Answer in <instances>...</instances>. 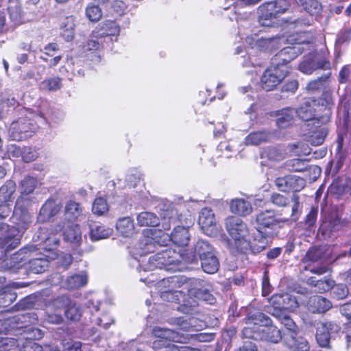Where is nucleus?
<instances>
[{
  "label": "nucleus",
  "mask_w": 351,
  "mask_h": 351,
  "mask_svg": "<svg viewBox=\"0 0 351 351\" xmlns=\"http://www.w3.org/2000/svg\"><path fill=\"white\" fill-rule=\"evenodd\" d=\"M300 53L298 46L287 47L278 51L272 58V64L278 67L286 66Z\"/></svg>",
  "instance_id": "nucleus-16"
},
{
  "label": "nucleus",
  "mask_w": 351,
  "mask_h": 351,
  "mask_svg": "<svg viewBox=\"0 0 351 351\" xmlns=\"http://www.w3.org/2000/svg\"><path fill=\"white\" fill-rule=\"evenodd\" d=\"M119 27L113 21H108L102 24L97 32V34L101 37L111 36L118 35Z\"/></svg>",
  "instance_id": "nucleus-44"
},
{
  "label": "nucleus",
  "mask_w": 351,
  "mask_h": 351,
  "mask_svg": "<svg viewBox=\"0 0 351 351\" xmlns=\"http://www.w3.org/2000/svg\"><path fill=\"white\" fill-rule=\"evenodd\" d=\"M274 8H275L274 4L268 2L258 7V23L261 26L269 27L271 25L273 19L277 17Z\"/></svg>",
  "instance_id": "nucleus-24"
},
{
  "label": "nucleus",
  "mask_w": 351,
  "mask_h": 351,
  "mask_svg": "<svg viewBox=\"0 0 351 351\" xmlns=\"http://www.w3.org/2000/svg\"><path fill=\"white\" fill-rule=\"evenodd\" d=\"M270 202L278 207H286L289 204V199L287 196H285L278 193H274L270 195Z\"/></svg>",
  "instance_id": "nucleus-61"
},
{
  "label": "nucleus",
  "mask_w": 351,
  "mask_h": 351,
  "mask_svg": "<svg viewBox=\"0 0 351 351\" xmlns=\"http://www.w3.org/2000/svg\"><path fill=\"white\" fill-rule=\"evenodd\" d=\"M38 181L31 176L25 177L20 182L21 194L29 195L37 186Z\"/></svg>",
  "instance_id": "nucleus-48"
},
{
  "label": "nucleus",
  "mask_w": 351,
  "mask_h": 351,
  "mask_svg": "<svg viewBox=\"0 0 351 351\" xmlns=\"http://www.w3.org/2000/svg\"><path fill=\"white\" fill-rule=\"evenodd\" d=\"M138 224L141 226H157L160 225L159 219L153 213L142 212L137 216Z\"/></svg>",
  "instance_id": "nucleus-42"
},
{
  "label": "nucleus",
  "mask_w": 351,
  "mask_h": 351,
  "mask_svg": "<svg viewBox=\"0 0 351 351\" xmlns=\"http://www.w3.org/2000/svg\"><path fill=\"white\" fill-rule=\"evenodd\" d=\"M59 211V206L55 201L48 200L42 206L40 210V217L43 219H49L56 215Z\"/></svg>",
  "instance_id": "nucleus-45"
},
{
  "label": "nucleus",
  "mask_w": 351,
  "mask_h": 351,
  "mask_svg": "<svg viewBox=\"0 0 351 351\" xmlns=\"http://www.w3.org/2000/svg\"><path fill=\"white\" fill-rule=\"evenodd\" d=\"M323 256L324 250L321 247H313L308 250L304 258V260L311 262H317L321 260Z\"/></svg>",
  "instance_id": "nucleus-59"
},
{
  "label": "nucleus",
  "mask_w": 351,
  "mask_h": 351,
  "mask_svg": "<svg viewBox=\"0 0 351 351\" xmlns=\"http://www.w3.org/2000/svg\"><path fill=\"white\" fill-rule=\"evenodd\" d=\"M87 283V276L85 274H75L66 279L68 289H73L82 287Z\"/></svg>",
  "instance_id": "nucleus-51"
},
{
  "label": "nucleus",
  "mask_w": 351,
  "mask_h": 351,
  "mask_svg": "<svg viewBox=\"0 0 351 351\" xmlns=\"http://www.w3.org/2000/svg\"><path fill=\"white\" fill-rule=\"evenodd\" d=\"M60 51L57 43H49L43 48L40 58L48 64L49 67H54L60 63L62 58V55L60 53Z\"/></svg>",
  "instance_id": "nucleus-17"
},
{
  "label": "nucleus",
  "mask_w": 351,
  "mask_h": 351,
  "mask_svg": "<svg viewBox=\"0 0 351 351\" xmlns=\"http://www.w3.org/2000/svg\"><path fill=\"white\" fill-rule=\"evenodd\" d=\"M189 295L199 301H203L213 304L215 302V298L212 293V286L209 282L199 278H192L188 282Z\"/></svg>",
  "instance_id": "nucleus-5"
},
{
  "label": "nucleus",
  "mask_w": 351,
  "mask_h": 351,
  "mask_svg": "<svg viewBox=\"0 0 351 351\" xmlns=\"http://www.w3.org/2000/svg\"><path fill=\"white\" fill-rule=\"evenodd\" d=\"M150 233L144 239L141 243L143 245L142 247V254L154 252L158 247H165L161 251L152 256L149 258V269L153 270L154 269H165L170 270L171 265H177L180 262L179 254L171 248L167 247L169 241L173 242L179 246H186L190 240V234L189 228L183 226H177L174 228L171 236L159 231L156 229L149 230L147 232Z\"/></svg>",
  "instance_id": "nucleus-1"
},
{
  "label": "nucleus",
  "mask_w": 351,
  "mask_h": 351,
  "mask_svg": "<svg viewBox=\"0 0 351 351\" xmlns=\"http://www.w3.org/2000/svg\"><path fill=\"white\" fill-rule=\"evenodd\" d=\"M230 210L235 214L245 216L252 212V207L248 201L243 199H235L230 203Z\"/></svg>",
  "instance_id": "nucleus-34"
},
{
  "label": "nucleus",
  "mask_w": 351,
  "mask_h": 351,
  "mask_svg": "<svg viewBox=\"0 0 351 351\" xmlns=\"http://www.w3.org/2000/svg\"><path fill=\"white\" fill-rule=\"evenodd\" d=\"M308 309L313 313H325L332 307L331 302L320 295L311 296L307 302Z\"/></svg>",
  "instance_id": "nucleus-25"
},
{
  "label": "nucleus",
  "mask_w": 351,
  "mask_h": 351,
  "mask_svg": "<svg viewBox=\"0 0 351 351\" xmlns=\"http://www.w3.org/2000/svg\"><path fill=\"white\" fill-rule=\"evenodd\" d=\"M289 69L286 66L278 67L271 64L261 77V86L266 91L274 90L286 77Z\"/></svg>",
  "instance_id": "nucleus-7"
},
{
  "label": "nucleus",
  "mask_w": 351,
  "mask_h": 351,
  "mask_svg": "<svg viewBox=\"0 0 351 351\" xmlns=\"http://www.w3.org/2000/svg\"><path fill=\"white\" fill-rule=\"evenodd\" d=\"M72 300L66 295H60L50 300L47 304L48 321L52 324H61L63 322V317L60 313L66 310Z\"/></svg>",
  "instance_id": "nucleus-9"
},
{
  "label": "nucleus",
  "mask_w": 351,
  "mask_h": 351,
  "mask_svg": "<svg viewBox=\"0 0 351 351\" xmlns=\"http://www.w3.org/2000/svg\"><path fill=\"white\" fill-rule=\"evenodd\" d=\"M37 127L27 117H20L12 122L8 130L9 137L13 141H23L30 136Z\"/></svg>",
  "instance_id": "nucleus-6"
},
{
  "label": "nucleus",
  "mask_w": 351,
  "mask_h": 351,
  "mask_svg": "<svg viewBox=\"0 0 351 351\" xmlns=\"http://www.w3.org/2000/svg\"><path fill=\"white\" fill-rule=\"evenodd\" d=\"M198 223L204 232L208 235H211L215 230V218L213 210L208 208H204L199 213Z\"/></svg>",
  "instance_id": "nucleus-19"
},
{
  "label": "nucleus",
  "mask_w": 351,
  "mask_h": 351,
  "mask_svg": "<svg viewBox=\"0 0 351 351\" xmlns=\"http://www.w3.org/2000/svg\"><path fill=\"white\" fill-rule=\"evenodd\" d=\"M62 87V80L59 77H49L40 84V88L43 91H57Z\"/></svg>",
  "instance_id": "nucleus-47"
},
{
  "label": "nucleus",
  "mask_w": 351,
  "mask_h": 351,
  "mask_svg": "<svg viewBox=\"0 0 351 351\" xmlns=\"http://www.w3.org/2000/svg\"><path fill=\"white\" fill-rule=\"evenodd\" d=\"M17 295L10 287H4L0 291V308H5L12 304Z\"/></svg>",
  "instance_id": "nucleus-46"
},
{
  "label": "nucleus",
  "mask_w": 351,
  "mask_h": 351,
  "mask_svg": "<svg viewBox=\"0 0 351 351\" xmlns=\"http://www.w3.org/2000/svg\"><path fill=\"white\" fill-rule=\"evenodd\" d=\"M162 340L155 341L153 343V348L156 351H201L199 349L189 346H179L175 344H169L165 347H162Z\"/></svg>",
  "instance_id": "nucleus-43"
},
{
  "label": "nucleus",
  "mask_w": 351,
  "mask_h": 351,
  "mask_svg": "<svg viewBox=\"0 0 351 351\" xmlns=\"http://www.w3.org/2000/svg\"><path fill=\"white\" fill-rule=\"evenodd\" d=\"M328 133V130L327 127H319L309 133L306 140L312 145L317 146L323 143Z\"/></svg>",
  "instance_id": "nucleus-36"
},
{
  "label": "nucleus",
  "mask_w": 351,
  "mask_h": 351,
  "mask_svg": "<svg viewBox=\"0 0 351 351\" xmlns=\"http://www.w3.org/2000/svg\"><path fill=\"white\" fill-rule=\"evenodd\" d=\"M299 69L301 72L310 75L318 69L330 71L331 63L325 52H315L304 57L299 65Z\"/></svg>",
  "instance_id": "nucleus-4"
},
{
  "label": "nucleus",
  "mask_w": 351,
  "mask_h": 351,
  "mask_svg": "<svg viewBox=\"0 0 351 351\" xmlns=\"http://www.w3.org/2000/svg\"><path fill=\"white\" fill-rule=\"evenodd\" d=\"M255 319L262 324L259 328L261 332L260 339L274 343H278L282 339L281 331L276 326L269 325L271 319L264 313H256Z\"/></svg>",
  "instance_id": "nucleus-10"
},
{
  "label": "nucleus",
  "mask_w": 351,
  "mask_h": 351,
  "mask_svg": "<svg viewBox=\"0 0 351 351\" xmlns=\"http://www.w3.org/2000/svg\"><path fill=\"white\" fill-rule=\"evenodd\" d=\"M37 248L35 245L25 246L12 255L8 261L10 267L19 269L26 265V269L33 274H41L47 270L49 261L45 255L36 254Z\"/></svg>",
  "instance_id": "nucleus-2"
},
{
  "label": "nucleus",
  "mask_w": 351,
  "mask_h": 351,
  "mask_svg": "<svg viewBox=\"0 0 351 351\" xmlns=\"http://www.w3.org/2000/svg\"><path fill=\"white\" fill-rule=\"evenodd\" d=\"M93 213L97 215H103L108 210L107 202L103 197H97L95 199L93 208Z\"/></svg>",
  "instance_id": "nucleus-58"
},
{
  "label": "nucleus",
  "mask_w": 351,
  "mask_h": 351,
  "mask_svg": "<svg viewBox=\"0 0 351 351\" xmlns=\"http://www.w3.org/2000/svg\"><path fill=\"white\" fill-rule=\"evenodd\" d=\"M255 315L256 314L249 319L248 326L243 328L242 334L245 338L257 340L261 338V332L259 330V328L261 327L262 324L255 319Z\"/></svg>",
  "instance_id": "nucleus-31"
},
{
  "label": "nucleus",
  "mask_w": 351,
  "mask_h": 351,
  "mask_svg": "<svg viewBox=\"0 0 351 351\" xmlns=\"http://www.w3.org/2000/svg\"><path fill=\"white\" fill-rule=\"evenodd\" d=\"M75 19L73 16H69L64 19L61 23V35L66 41H71L75 34Z\"/></svg>",
  "instance_id": "nucleus-35"
},
{
  "label": "nucleus",
  "mask_w": 351,
  "mask_h": 351,
  "mask_svg": "<svg viewBox=\"0 0 351 351\" xmlns=\"http://www.w3.org/2000/svg\"><path fill=\"white\" fill-rule=\"evenodd\" d=\"M270 138V134L267 131H258L251 132L245 138L247 145H258L262 143L267 142Z\"/></svg>",
  "instance_id": "nucleus-37"
},
{
  "label": "nucleus",
  "mask_w": 351,
  "mask_h": 351,
  "mask_svg": "<svg viewBox=\"0 0 351 351\" xmlns=\"http://www.w3.org/2000/svg\"><path fill=\"white\" fill-rule=\"evenodd\" d=\"M343 226V222L339 217H331L326 219L321 224L319 232L325 239L335 237Z\"/></svg>",
  "instance_id": "nucleus-18"
},
{
  "label": "nucleus",
  "mask_w": 351,
  "mask_h": 351,
  "mask_svg": "<svg viewBox=\"0 0 351 351\" xmlns=\"http://www.w3.org/2000/svg\"><path fill=\"white\" fill-rule=\"evenodd\" d=\"M331 74L330 71H327V72L322 76L310 81L306 84V90L311 93H315L325 89L329 84Z\"/></svg>",
  "instance_id": "nucleus-29"
},
{
  "label": "nucleus",
  "mask_w": 351,
  "mask_h": 351,
  "mask_svg": "<svg viewBox=\"0 0 351 351\" xmlns=\"http://www.w3.org/2000/svg\"><path fill=\"white\" fill-rule=\"evenodd\" d=\"M87 18L93 22L98 21L102 16V11L99 6H88L86 10Z\"/></svg>",
  "instance_id": "nucleus-60"
},
{
  "label": "nucleus",
  "mask_w": 351,
  "mask_h": 351,
  "mask_svg": "<svg viewBox=\"0 0 351 351\" xmlns=\"http://www.w3.org/2000/svg\"><path fill=\"white\" fill-rule=\"evenodd\" d=\"M274 236L273 231H265L258 229L256 234H254L253 241L250 246L252 252L254 254L259 253L265 249L269 243V239Z\"/></svg>",
  "instance_id": "nucleus-21"
},
{
  "label": "nucleus",
  "mask_w": 351,
  "mask_h": 351,
  "mask_svg": "<svg viewBox=\"0 0 351 351\" xmlns=\"http://www.w3.org/2000/svg\"><path fill=\"white\" fill-rule=\"evenodd\" d=\"M64 239L71 243H79L82 239L80 227L75 226L66 229L64 232Z\"/></svg>",
  "instance_id": "nucleus-56"
},
{
  "label": "nucleus",
  "mask_w": 351,
  "mask_h": 351,
  "mask_svg": "<svg viewBox=\"0 0 351 351\" xmlns=\"http://www.w3.org/2000/svg\"><path fill=\"white\" fill-rule=\"evenodd\" d=\"M194 252L199 257V260L215 252L213 247L208 243V241L199 239L194 247Z\"/></svg>",
  "instance_id": "nucleus-41"
},
{
  "label": "nucleus",
  "mask_w": 351,
  "mask_h": 351,
  "mask_svg": "<svg viewBox=\"0 0 351 351\" xmlns=\"http://www.w3.org/2000/svg\"><path fill=\"white\" fill-rule=\"evenodd\" d=\"M18 346L15 339L8 337L0 338V351H10Z\"/></svg>",
  "instance_id": "nucleus-64"
},
{
  "label": "nucleus",
  "mask_w": 351,
  "mask_h": 351,
  "mask_svg": "<svg viewBox=\"0 0 351 351\" xmlns=\"http://www.w3.org/2000/svg\"><path fill=\"white\" fill-rule=\"evenodd\" d=\"M16 184L13 180H7L0 187V201L12 203L16 191Z\"/></svg>",
  "instance_id": "nucleus-33"
},
{
  "label": "nucleus",
  "mask_w": 351,
  "mask_h": 351,
  "mask_svg": "<svg viewBox=\"0 0 351 351\" xmlns=\"http://www.w3.org/2000/svg\"><path fill=\"white\" fill-rule=\"evenodd\" d=\"M256 221L257 223V231L258 229H260L263 232L273 231L274 235L276 234V230L278 228V221L276 218L273 210H267L260 213L256 215Z\"/></svg>",
  "instance_id": "nucleus-14"
},
{
  "label": "nucleus",
  "mask_w": 351,
  "mask_h": 351,
  "mask_svg": "<svg viewBox=\"0 0 351 351\" xmlns=\"http://www.w3.org/2000/svg\"><path fill=\"white\" fill-rule=\"evenodd\" d=\"M65 317L71 321H77L82 316V310L80 307L76 304L75 301L72 300L71 304L64 311Z\"/></svg>",
  "instance_id": "nucleus-52"
},
{
  "label": "nucleus",
  "mask_w": 351,
  "mask_h": 351,
  "mask_svg": "<svg viewBox=\"0 0 351 351\" xmlns=\"http://www.w3.org/2000/svg\"><path fill=\"white\" fill-rule=\"evenodd\" d=\"M116 227L117 230L124 237L132 235L134 231L133 220L129 217L119 219L117 223Z\"/></svg>",
  "instance_id": "nucleus-40"
},
{
  "label": "nucleus",
  "mask_w": 351,
  "mask_h": 351,
  "mask_svg": "<svg viewBox=\"0 0 351 351\" xmlns=\"http://www.w3.org/2000/svg\"><path fill=\"white\" fill-rule=\"evenodd\" d=\"M304 10L310 14H319L322 9L321 3L317 0H299Z\"/></svg>",
  "instance_id": "nucleus-55"
},
{
  "label": "nucleus",
  "mask_w": 351,
  "mask_h": 351,
  "mask_svg": "<svg viewBox=\"0 0 351 351\" xmlns=\"http://www.w3.org/2000/svg\"><path fill=\"white\" fill-rule=\"evenodd\" d=\"M226 229L233 239L236 248L244 252L249 248L250 242L247 239L249 230L246 223L238 217H229L225 221Z\"/></svg>",
  "instance_id": "nucleus-3"
},
{
  "label": "nucleus",
  "mask_w": 351,
  "mask_h": 351,
  "mask_svg": "<svg viewBox=\"0 0 351 351\" xmlns=\"http://www.w3.org/2000/svg\"><path fill=\"white\" fill-rule=\"evenodd\" d=\"M62 346V351H82V343L80 341L64 339Z\"/></svg>",
  "instance_id": "nucleus-63"
},
{
  "label": "nucleus",
  "mask_w": 351,
  "mask_h": 351,
  "mask_svg": "<svg viewBox=\"0 0 351 351\" xmlns=\"http://www.w3.org/2000/svg\"><path fill=\"white\" fill-rule=\"evenodd\" d=\"M175 215L176 212L173 210H167L160 214L161 226L165 230H169L171 224L175 223Z\"/></svg>",
  "instance_id": "nucleus-57"
},
{
  "label": "nucleus",
  "mask_w": 351,
  "mask_h": 351,
  "mask_svg": "<svg viewBox=\"0 0 351 351\" xmlns=\"http://www.w3.org/2000/svg\"><path fill=\"white\" fill-rule=\"evenodd\" d=\"M308 282L315 288L314 291L318 293L329 291L334 284V281L330 279L315 280L313 278H309Z\"/></svg>",
  "instance_id": "nucleus-49"
},
{
  "label": "nucleus",
  "mask_w": 351,
  "mask_h": 351,
  "mask_svg": "<svg viewBox=\"0 0 351 351\" xmlns=\"http://www.w3.org/2000/svg\"><path fill=\"white\" fill-rule=\"evenodd\" d=\"M90 238L92 240H100L106 239L112 234V230L107 228L100 223H93L90 225Z\"/></svg>",
  "instance_id": "nucleus-38"
},
{
  "label": "nucleus",
  "mask_w": 351,
  "mask_h": 351,
  "mask_svg": "<svg viewBox=\"0 0 351 351\" xmlns=\"http://www.w3.org/2000/svg\"><path fill=\"white\" fill-rule=\"evenodd\" d=\"M32 203V199L29 195L21 194L16 201L14 208L25 210V211H29Z\"/></svg>",
  "instance_id": "nucleus-62"
},
{
  "label": "nucleus",
  "mask_w": 351,
  "mask_h": 351,
  "mask_svg": "<svg viewBox=\"0 0 351 351\" xmlns=\"http://www.w3.org/2000/svg\"><path fill=\"white\" fill-rule=\"evenodd\" d=\"M152 333L156 337L181 343H187L193 337L192 335L184 334L158 326L153 328Z\"/></svg>",
  "instance_id": "nucleus-15"
},
{
  "label": "nucleus",
  "mask_w": 351,
  "mask_h": 351,
  "mask_svg": "<svg viewBox=\"0 0 351 351\" xmlns=\"http://www.w3.org/2000/svg\"><path fill=\"white\" fill-rule=\"evenodd\" d=\"M274 316L286 327L287 332L285 334L296 333L297 326L293 320L287 315L286 312L276 314Z\"/></svg>",
  "instance_id": "nucleus-53"
},
{
  "label": "nucleus",
  "mask_w": 351,
  "mask_h": 351,
  "mask_svg": "<svg viewBox=\"0 0 351 351\" xmlns=\"http://www.w3.org/2000/svg\"><path fill=\"white\" fill-rule=\"evenodd\" d=\"M270 306L267 312L272 315L285 313V310H293L298 306L295 298L289 293L275 294L269 300Z\"/></svg>",
  "instance_id": "nucleus-8"
},
{
  "label": "nucleus",
  "mask_w": 351,
  "mask_h": 351,
  "mask_svg": "<svg viewBox=\"0 0 351 351\" xmlns=\"http://www.w3.org/2000/svg\"><path fill=\"white\" fill-rule=\"evenodd\" d=\"M315 101L308 99L302 104L297 110H295V115L305 121L314 119L315 116Z\"/></svg>",
  "instance_id": "nucleus-28"
},
{
  "label": "nucleus",
  "mask_w": 351,
  "mask_h": 351,
  "mask_svg": "<svg viewBox=\"0 0 351 351\" xmlns=\"http://www.w3.org/2000/svg\"><path fill=\"white\" fill-rule=\"evenodd\" d=\"M274 182L276 187L285 193L300 191L306 184V181L303 178L294 175L277 178Z\"/></svg>",
  "instance_id": "nucleus-12"
},
{
  "label": "nucleus",
  "mask_w": 351,
  "mask_h": 351,
  "mask_svg": "<svg viewBox=\"0 0 351 351\" xmlns=\"http://www.w3.org/2000/svg\"><path fill=\"white\" fill-rule=\"evenodd\" d=\"M29 313L18 314L4 319L0 317V334H6L10 331L26 327L29 322Z\"/></svg>",
  "instance_id": "nucleus-13"
},
{
  "label": "nucleus",
  "mask_w": 351,
  "mask_h": 351,
  "mask_svg": "<svg viewBox=\"0 0 351 351\" xmlns=\"http://www.w3.org/2000/svg\"><path fill=\"white\" fill-rule=\"evenodd\" d=\"M340 330L338 324L333 322L319 323L317 326L316 340L322 348H330V340Z\"/></svg>",
  "instance_id": "nucleus-11"
},
{
  "label": "nucleus",
  "mask_w": 351,
  "mask_h": 351,
  "mask_svg": "<svg viewBox=\"0 0 351 351\" xmlns=\"http://www.w3.org/2000/svg\"><path fill=\"white\" fill-rule=\"evenodd\" d=\"M34 239L36 241L45 244L46 246L49 247V249L56 246L59 243L54 232L46 227L40 228Z\"/></svg>",
  "instance_id": "nucleus-26"
},
{
  "label": "nucleus",
  "mask_w": 351,
  "mask_h": 351,
  "mask_svg": "<svg viewBox=\"0 0 351 351\" xmlns=\"http://www.w3.org/2000/svg\"><path fill=\"white\" fill-rule=\"evenodd\" d=\"M7 10L10 20L15 25H19L24 22V12L20 0H8Z\"/></svg>",
  "instance_id": "nucleus-27"
},
{
  "label": "nucleus",
  "mask_w": 351,
  "mask_h": 351,
  "mask_svg": "<svg viewBox=\"0 0 351 351\" xmlns=\"http://www.w3.org/2000/svg\"><path fill=\"white\" fill-rule=\"evenodd\" d=\"M16 230L12 229L11 232L5 235H0V259L4 257L5 253L15 249L20 243L19 237L15 235Z\"/></svg>",
  "instance_id": "nucleus-23"
},
{
  "label": "nucleus",
  "mask_w": 351,
  "mask_h": 351,
  "mask_svg": "<svg viewBox=\"0 0 351 351\" xmlns=\"http://www.w3.org/2000/svg\"><path fill=\"white\" fill-rule=\"evenodd\" d=\"M276 124L280 128H285L291 125L295 116V109L287 108L282 109L276 113Z\"/></svg>",
  "instance_id": "nucleus-30"
},
{
  "label": "nucleus",
  "mask_w": 351,
  "mask_h": 351,
  "mask_svg": "<svg viewBox=\"0 0 351 351\" xmlns=\"http://www.w3.org/2000/svg\"><path fill=\"white\" fill-rule=\"evenodd\" d=\"M31 219L32 216L29 211L14 208L10 221L16 226V228L13 227L14 230H16L15 235L16 237H19L16 234L17 232L23 231L27 228L29 224L31 223Z\"/></svg>",
  "instance_id": "nucleus-20"
},
{
  "label": "nucleus",
  "mask_w": 351,
  "mask_h": 351,
  "mask_svg": "<svg viewBox=\"0 0 351 351\" xmlns=\"http://www.w3.org/2000/svg\"><path fill=\"white\" fill-rule=\"evenodd\" d=\"M278 43V40L275 38L258 39L256 45L261 51H272L274 50Z\"/></svg>",
  "instance_id": "nucleus-54"
},
{
  "label": "nucleus",
  "mask_w": 351,
  "mask_h": 351,
  "mask_svg": "<svg viewBox=\"0 0 351 351\" xmlns=\"http://www.w3.org/2000/svg\"><path fill=\"white\" fill-rule=\"evenodd\" d=\"M285 344L293 351H309L310 346L306 339L297 333L284 334Z\"/></svg>",
  "instance_id": "nucleus-22"
},
{
  "label": "nucleus",
  "mask_w": 351,
  "mask_h": 351,
  "mask_svg": "<svg viewBox=\"0 0 351 351\" xmlns=\"http://www.w3.org/2000/svg\"><path fill=\"white\" fill-rule=\"evenodd\" d=\"M203 271L207 274H215L219 268V261L216 252L208 254L200 260Z\"/></svg>",
  "instance_id": "nucleus-32"
},
{
  "label": "nucleus",
  "mask_w": 351,
  "mask_h": 351,
  "mask_svg": "<svg viewBox=\"0 0 351 351\" xmlns=\"http://www.w3.org/2000/svg\"><path fill=\"white\" fill-rule=\"evenodd\" d=\"M336 144L337 147L335 158L337 160V165L338 166V168H340L342 166L348 154L347 150L343 147V136L341 134H338L337 138L336 140Z\"/></svg>",
  "instance_id": "nucleus-50"
},
{
  "label": "nucleus",
  "mask_w": 351,
  "mask_h": 351,
  "mask_svg": "<svg viewBox=\"0 0 351 351\" xmlns=\"http://www.w3.org/2000/svg\"><path fill=\"white\" fill-rule=\"evenodd\" d=\"M83 212V207L82 205L75 201L69 200L66 202L64 206V214L66 217L69 220H73L78 218Z\"/></svg>",
  "instance_id": "nucleus-39"
}]
</instances>
